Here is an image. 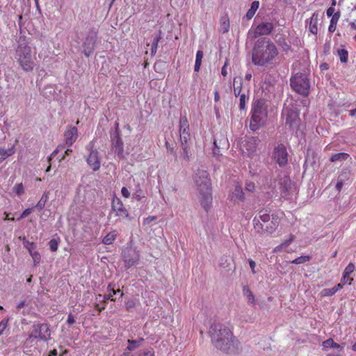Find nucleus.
<instances>
[{
    "label": "nucleus",
    "mask_w": 356,
    "mask_h": 356,
    "mask_svg": "<svg viewBox=\"0 0 356 356\" xmlns=\"http://www.w3.org/2000/svg\"><path fill=\"white\" fill-rule=\"evenodd\" d=\"M133 197H134V199L136 200L137 201H140L143 198L145 197L143 192L140 187H138V188L136 190V191L134 193Z\"/></svg>",
    "instance_id": "obj_42"
},
{
    "label": "nucleus",
    "mask_w": 356,
    "mask_h": 356,
    "mask_svg": "<svg viewBox=\"0 0 356 356\" xmlns=\"http://www.w3.org/2000/svg\"><path fill=\"white\" fill-rule=\"evenodd\" d=\"M30 255L31 256L33 261V265L37 266L40 263L41 261V256L39 252L36 250H30Z\"/></svg>",
    "instance_id": "obj_37"
},
{
    "label": "nucleus",
    "mask_w": 356,
    "mask_h": 356,
    "mask_svg": "<svg viewBox=\"0 0 356 356\" xmlns=\"http://www.w3.org/2000/svg\"><path fill=\"white\" fill-rule=\"evenodd\" d=\"M108 291L112 292L113 294H117L118 293H120V297L122 298L124 296V293L121 291L120 289H115L114 287L112 286L111 284H109L107 287Z\"/></svg>",
    "instance_id": "obj_50"
},
{
    "label": "nucleus",
    "mask_w": 356,
    "mask_h": 356,
    "mask_svg": "<svg viewBox=\"0 0 356 356\" xmlns=\"http://www.w3.org/2000/svg\"><path fill=\"white\" fill-rule=\"evenodd\" d=\"M259 1H254L251 3L250 8L248 10V12L246 13V17L248 19H250L254 17L256 11L259 8Z\"/></svg>",
    "instance_id": "obj_28"
},
{
    "label": "nucleus",
    "mask_w": 356,
    "mask_h": 356,
    "mask_svg": "<svg viewBox=\"0 0 356 356\" xmlns=\"http://www.w3.org/2000/svg\"><path fill=\"white\" fill-rule=\"evenodd\" d=\"M33 211V208H27L20 215V216L17 218V220H20L29 215H30Z\"/></svg>",
    "instance_id": "obj_49"
},
{
    "label": "nucleus",
    "mask_w": 356,
    "mask_h": 356,
    "mask_svg": "<svg viewBox=\"0 0 356 356\" xmlns=\"http://www.w3.org/2000/svg\"><path fill=\"white\" fill-rule=\"evenodd\" d=\"M64 136L66 145L71 146L77 139L78 129L76 127H70L65 131Z\"/></svg>",
    "instance_id": "obj_17"
},
{
    "label": "nucleus",
    "mask_w": 356,
    "mask_h": 356,
    "mask_svg": "<svg viewBox=\"0 0 356 356\" xmlns=\"http://www.w3.org/2000/svg\"><path fill=\"white\" fill-rule=\"evenodd\" d=\"M318 15L315 13H313L309 19V30L314 35H316L318 33Z\"/></svg>",
    "instance_id": "obj_22"
},
{
    "label": "nucleus",
    "mask_w": 356,
    "mask_h": 356,
    "mask_svg": "<svg viewBox=\"0 0 356 356\" xmlns=\"http://www.w3.org/2000/svg\"><path fill=\"white\" fill-rule=\"evenodd\" d=\"M343 175V174L339 175L338 181L336 185V188L339 192L341 191L343 186V179H342Z\"/></svg>",
    "instance_id": "obj_51"
},
{
    "label": "nucleus",
    "mask_w": 356,
    "mask_h": 356,
    "mask_svg": "<svg viewBox=\"0 0 356 356\" xmlns=\"http://www.w3.org/2000/svg\"><path fill=\"white\" fill-rule=\"evenodd\" d=\"M16 58L24 72L33 71L35 65V57L32 56L31 47L27 42L18 45L16 49Z\"/></svg>",
    "instance_id": "obj_4"
},
{
    "label": "nucleus",
    "mask_w": 356,
    "mask_h": 356,
    "mask_svg": "<svg viewBox=\"0 0 356 356\" xmlns=\"http://www.w3.org/2000/svg\"><path fill=\"white\" fill-rule=\"evenodd\" d=\"M279 54L278 49L268 38H260L255 42L252 54V63L258 66L272 65Z\"/></svg>",
    "instance_id": "obj_1"
},
{
    "label": "nucleus",
    "mask_w": 356,
    "mask_h": 356,
    "mask_svg": "<svg viewBox=\"0 0 356 356\" xmlns=\"http://www.w3.org/2000/svg\"><path fill=\"white\" fill-rule=\"evenodd\" d=\"M108 292V294L104 296V302H106L108 300L115 301V298H113L114 294H113L111 291Z\"/></svg>",
    "instance_id": "obj_55"
},
{
    "label": "nucleus",
    "mask_w": 356,
    "mask_h": 356,
    "mask_svg": "<svg viewBox=\"0 0 356 356\" xmlns=\"http://www.w3.org/2000/svg\"><path fill=\"white\" fill-rule=\"evenodd\" d=\"M179 136L181 143H188L191 139L189 124L186 116L181 117L179 120Z\"/></svg>",
    "instance_id": "obj_12"
},
{
    "label": "nucleus",
    "mask_w": 356,
    "mask_h": 356,
    "mask_svg": "<svg viewBox=\"0 0 356 356\" xmlns=\"http://www.w3.org/2000/svg\"><path fill=\"white\" fill-rule=\"evenodd\" d=\"M49 245L51 252H56L58 250V243L56 239L50 240Z\"/></svg>",
    "instance_id": "obj_45"
},
{
    "label": "nucleus",
    "mask_w": 356,
    "mask_h": 356,
    "mask_svg": "<svg viewBox=\"0 0 356 356\" xmlns=\"http://www.w3.org/2000/svg\"><path fill=\"white\" fill-rule=\"evenodd\" d=\"M24 247L26 249H27V250L29 251V253H30V250L32 251V250H35L37 249V246L35 243L30 242V241L26 240L25 238H24Z\"/></svg>",
    "instance_id": "obj_41"
},
{
    "label": "nucleus",
    "mask_w": 356,
    "mask_h": 356,
    "mask_svg": "<svg viewBox=\"0 0 356 356\" xmlns=\"http://www.w3.org/2000/svg\"><path fill=\"white\" fill-rule=\"evenodd\" d=\"M117 237V232L115 230H113L108 233L102 239V243L105 245H111Z\"/></svg>",
    "instance_id": "obj_24"
},
{
    "label": "nucleus",
    "mask_w": 356,
    "mask_h": 356,
    "mask_svg": "<svg viewBox=\"0 0 356 356\" xmlns=\"http://www.w3.org/2000/svg\"><path fill=\"white\" fill-rule=\"evenodd\" d=\"M29 339H39L47 341L51 338V330L47 323H38L33 325V330L29 335Z\"/></svg>",
    "instance_id": "obj_7"
},
{
    "label": "nucleus",
    "mask_w": 356,
    "mask_h": 356,
    "mask_svg": "<svg viewBox=\"0 0 356 356\" xmlns=\"http://www.w3.org/2000/svg\"><path fill=\"white\" fill-rule=\"evenodd\" d=\"M336 293L333 288L331 289H324L321 291V294L323 297L332 296L334 295Z\"/></svg>",
    "instance_id": "obj_43"
},
{
    "label": "nucleus",
    "mask_w": 356,
    "mask_h": 356,
    "mask_svg": "<svg viewBox=\"0 0 356 356\" xmlns=\"http://www.w3.org/2000/svg\"><path fill=\"white\" fill-rule=\"evenodd\" d=\"M349 156L348 154L344 152L334 154L330 157V161L336 162L346 161L349 158Z\"/></svg>",
    "instance_id": "obj_30"
},
{
    "label": "nucleus",
    "mask_w": 356,
    "mask_h": 356,
    "mask_svg": "<svg viewBox=\"0 0 356 356\" xmlns=\"http://www.w3.org/2000/svg\"><path fill=\"white\" fill-rule=\"evenodd\" d=\"M323 346L325 348H333L339 349L341 351L343 350V346L334 341L332 339H328L323 342Z\"/></svg>",
    "instance_id": "obj_26"
},
{
    "label": "nucleus",
    "mask_w": 356,
    "mask_h": 356,
    "mask_svg": "<svg viewBox=\"0 0 356 356\" xmlns=\"http://www.w3.org/2000/svg\"><path fill=\"white\" fill-rule=\"evenodd\" d=\"M112 147L115 153L120 157L124 156V143L120 136H115L112 138Z\"/></svg>",
    "instance_id": "obj_16"
},
{
    "label": "nucleus",
    "mask_w": 356,
    "mask_h": 356,
    "mask_svg": "<svg viewBox=\"0 0 356 356\" xmlns=\"http://www.w3.org/2000/svg\"><path fill=\"white\" fill-rule=\"evenodd\" d=\"M202 58L203 51L202 50H198L196 53L195 63L194 67V70L195 72H199L202 64Z\"/></svg>",
    "instance_id": "obj_33"
},
{
    "label": "nucleus",
    "mask_w": 356,
    "mask_h": 356,
    "mask_svg": "<svg viewBox=\"0 0 356 356\" xmlns=\"http://www.w3.org/2000/svg\"><path fill=\"white\" fill-rule=\"evenodd\" d=\"M346 283H344L343 282H342V283H339L337 284L336 286H334L333 288V289L334 290L335 293H337L338 291H339L340 289H341L344 284Z\"/></svg>",
    "instance_id": "obj_60"
},
{
    "label": "nucleus",
    "mask_w": 356,
    "mask_h": 356,
    "mask_svg": "<svg viewBox=\"0 0 356 356\" xmlns=\"http://www.w3.org/2000/svg\"><path fill=\"white\" fill-rule=\"evenodd\" d=\"M137 344H138L137 341L129 339L127 349L129 350H133L136 348Z\"/></svg>",
    "instance_id": "obj_53"
},
{
    "label": "nucleus",
    "mask_w": 356,
    "mask_h": 356,
    "mask_svg": "<svg viewBox=\"0 0 356 356\" xmlns=\"http://www.w3.org/2000/svg\"><path fill=\"white\" fill-rule=\"evenodd\" d=\"M8 325V319H3L0 321V337L3 334Z\"/></svg>",
    "instance_id": "obj_44"
},
{
    "label": "nucleus",
    "mask_w": 356,
    "mask_h": 356,
    "mask_svg": "<svg viewBox=\"0 0 356 356\" xmlns=\"http://www.w3.org/2000/svg\"><path fill=\"white\" fill-rule=\"evenodd\" d=\"M165 146L168 152H170L172 154H175L174 147H170V143L168 142H165Z\"/></svg>",
    "instance_id": "obj_61"
},
{
    "label": "nucleus",
    "mask_w": 356,
    "mask_h": 356,
    "mask_svg": "<svg viewBox=\"0 0 356 356\" xmlns=\"http://www.w3.org/2000/svg\"><path fill=\"white\" fill-rule=\"evenodd\" d=\"M58 352L56 349L51 350L49 352V356H57Z\"/></svg>",
    "instance_id": "obj_64"
},
{
    "label": "nucleus",
    "mask_w": 356,
    "mask_h": 356,
    "mask_svg": "<svg viewBox=\"0 0 356 356\" xmlns=\"http://www.w3.org/2000/svg\"><path fill=\"white\" fill-rule=\"evenodd\" d=\"M122 195L125 198H129L130 197V192L126 187H122L121 189Z\"/></svg>",
    "instance_id": "obj_58"
},
{
    "label": "nucleus",
    "mask_w": 356,
    "mask_h": 356,
    "mask_svg": "<svg viewBox=\"0 0 356 356\" xmlns=\"http://www.w3.org/2000/svg\"><path fill=\"white\" fill-rule=\"evenodd\" d=\"M49 199L48 193H44L40 200L38 201V202L35 206V208H37L38 210H42L44 209L46 202H47Z\"/></svg>",
    "instance_id": "obj_35"
},
{
    "label": "nucleus",
    "mask_w": 356,
    "mask_h": 356,
    "mask_svg": "<svg viewBox=\"0 0 356 356\" xmlns=\"http://www.w3.org/2000/svg\"><path fill=\"white\" fill-rule=\"evenodd\" d=\"M266 116V113H259L255 112L252 113L250 127L252 131L257 130L263 124L264 120Z\"/></svg>",
    "instance_id": "obj_15"
},
{
    "label": "nucleus",
    "mask_w": 356,
    "mask_h": 356,
    "mask_svg": "<svg viewBox=\"0 0 356 356\" xmlns=\"http://www.w3.org/2000/svg\"><path fill=\"white\" fill-rule=\"evenodd\" d=\"M140 261L139 251L136 250H129L124 255V266L127 269L130 268L133 266L138 264Z\"/></svg>",
    "instance_id": "obj_13"
},
{
    "label": "nucleus",
    "mask_w": 356,
    "mask_h": 356,
    "mask_svg": "<svg viewBox=\"0 0 356 356\" xmlns=\"http://www.w3.org/2000/svg\"><path fill=\"white\" fill-rule=\"evenodd\" d=\"M234 95L235 97L243 94V91H249L248 89L243 88V80L241 77H235L234 79Z\"/></svg>",
    "instance_id": "obj_21"
},
{
    "label": "nucleus",
    "mask_w": 356,
    "mask_h": 356,
    "mask_svg": "<svg viewBox=\"0 0 356 356\" xmlns=\"http://www.w3.org/2000/svg\"><path fill=\"white\" fill-rule=\"evenodd\" d=\"M194 181L199 192V200L201 206L208 211L212 204L211 184L207 171L198 170L194 176Z\"/></svg>",
    "instance_id": "obj_2"
},
{
    "label": "nucleus",
    "mask_w": 356,
    "mask_h": 356,
    "mask_svg": "<svg viewBox=\"0 0 356 356\" xmlns=\"http://www.w3.org/2000/svg\"><path fill=\"white\" fill-rule=\"evenodd\" d=\"M257 141L258 139L254 137L250 138L246 140L244 147L245 148V153L249 157H252L256 152L257 149Z\"/></svg>",
    "instance_id": "obj_18"
},
{
    "label": "nucleus",
    "mask_w": 356,
    "mask_h": 356,
    "mask_svg": "<svg viewBox=\"0 0 356 356\" xmlns=\"http://www.w3.org/2000/svg\"><path fill=\"white\" fill-rule=\"evenodd\" d=\"M161 39V31H159V32L155 35V36L154 38V40L152 44L151 54L152 56L156 54L157 48H158V44H159V42Z\"/></svg>",
    "instance_id": "obj_31"
},
{
    "label": "nucleus",
    "mask_w": 356,
    "mask_h": 356,
    "mask_svg": "<svg viewBox=\"0 0 356 356\" xmlns=\"http://www.w3.org/2000/svg\"><path fill=\"white\" fill-rule=\"evenodd\" d=\"M255 112H257L259 113H266L265 111L263 109L262 106L259 104V103H257L255 104L253 108H252L251 113H255Z\"/></svg>",
    "instance_id": "obj_46"
},
{
    "label": "nucleus",
    "mask_w": 356,
    "mask_h": 356,
    "mask_svg": "<svg viewBox=\"0 0 356 356\" xmlns=\"http://www.w3.org/2000/svg\"><path fill=\"white\" fill-rule=\"evenodd\" d=\"M228 65H229L228 60L226 59L225 64L221 69V74L223 76H226L227 75V67L228 66Z\"/></svg>",
    "instance_id": "obj_57"
},
{
    "label": "nucleus",
    "mask_w": 356,
    "mask_h": 356,
    "mask_svg": "<svg viewBox=\"0 0 356 356\" xmlns=\"http://www.w3.org/2000/svg\"><path fill=\"white\" fill-rule=\"evenodd\" d=\"M288 152L284 144H278L273 149L272 158L280 166H285L288 163Z\"/></svg>",
    "instance_id": "obj_10"
},
{
    "label": "nucleus",
    "mask_w": 356,
    "mask_h": 356,
    "mask_svg": "<svg viewBox=\"0 0 356 356\" xmlns=\"http://www.w3.org/2000/svg\"><path fill=\"white\" fill-rule=\"evenodd\" d=\"M182 153L181 158L183 161L185 162H188L190 161L191 154L189 153V145L188 143H181Z\"/></svg>",
    "instance_id": "obj_25"
},
{
    "label": "nucleus",
    "mask_w": 356,
    "mask_h": 356,
    "mask_svg": "<svg viewBox=\"0 0 356 356\" xmlns=\"http://www.w3.org/2000/svg\"><path fill=\"white\" fill-rule=\"evenodd\" d=\"M15 152V145L8 149L0 147V163L6 160L8 157L13 155Z\"/></svg>",
    "instance_id": "obj_23"
},
{
    "label": "nucleus",
    "mask_w": 356,
    "mask_h": 356,
    "mask_svg": "<svg viewBox=\"0 0 356 356\" xmlns=\"http://www.w3.org/2000/svg\"><path fill=\"white\" fill-rule=\"evenodd\" d=\"M229 30V19L227 16L222 17L220 19V31L222 33H226Z\"/></svg>",
    "instance_id": "obj_29"
},
{
    "label": "nucleus",
    "mask_w": 356,
    "mask_h": 356,
    "mask_svg": "<svg viewBox=\"0 0 356 356\" xmlns=\"http://www.w3.org/2000/svg\"><path fill=\"white\" fill-rule=\"evenodd\" d=\"M228 199L234 204H238L245 199L243 188L240 184H236L233 191L229 194Z\"/></svg>",
    "instance_id": "obj_14"
},
{
    "label": "nucleus",
    "mask_w": 356,
    "mask_h": 356,
    "mask_svg": "<svg viewBox=\"0 0 356 356\" xmlns=\"http://www.w3.org/2000/svg\"><path fill=\"white\" fill-rule=\"evenodd\" d=\"M136 303L134 300H128L125 302V307L127 311L131 312L132 309L135 308Z\"/></svg>",
    "instance_id": "obj_52"
},
{
    "label": "nucleus",
    "mask_w": 356,
    "mask_h": 356,
    "mask_svg": "<svg viewBox=\"0 0 356 356\" xmlns=\"http://www.w3.org/2000/svg\"><path fill=\"white\" fill-rule=\"evenodd\" d=\"M239 97V108L244 110L246 107V102L249 99V91H243V94L238 95Z\"/></svg>",
    "instance_id": "obj_27"
},
{
    "label": "nucleus",
    "mask_w": 356,
    "mask_h": 356,
    "mask_svg": "<svg viewBox=\"0 0 356 356\" xmlns=\"http://www.w3.org/2000/svg\"><path fill=\"white\" fill-rule=\"evenodd\" d=\"M75 323V319H74V316L72 315V313H70L68 316H67V323L68 325H72Z\"/></svg>",
    "instance_id": "obj_59"
},
{
    "label": "nucleus",
    "mask_w": 356,
    "mask_h": 356,
    "mask_svg": "<svg viewBox=\"0 0 356 356\" xmlns=\"http://www.w3.org/2000/svg\"><path fill=\"white\" fill-rule=\"evenodd\" d=\"M138 356H154V351L152 348L142 350Z\"/></svg>",
    "instance_id": "obj_47"
},
{
    "label": "nucleus",
    "mask_w": 356,
    "mask_h": 356,
    "mask_svg": "<svg viewBox=\"0 0 356 356\" xmlns=\"http://www.w3.org/2000/svg\"><path fill=\"white\" fill-rule=\"evenodd\" d=\"M282 118L285 124L288 125L292 130L297 129L300 124V119L299 111L293 107H284L282 111Z\"/></svg>",
    "instance_id": "obj_6"
},
{
    "label": "nucleus",
    "mask_w": 356,
    "mask_h": 356,
    "mask_svg": "<svg viewBox=\"0 0 356 356\" xmlns=\"http://www.w3.org/2000/svg\"><path fill=\"white\" fill-rule=\"evenodd\" d=\"M354 270V264L350 263L343 270L341 281L350 285L353 281V278L350 277V275L353 273Z\"/></svg>",
    "instance_id": "obj_20"
},
{
    "label": "nucleus",
    "mask_w": 356,
    "mask_h": 356,
    "mask_svg": "<svg viewBox=\"0 0 356 356\" xmlns=\"http://www.w3.org/2000/svg\"><path fill=\"white\" fill-rule=\"evenodd\" d=\"M254 222V227L255 229H263V225L260 222L259 219H257V217H255L253 220Z\"/></svg>",
    "instance_id": "obj_56"
},
{
    "label": "nucleus",
    "mask_w": 356,
    "mask_h": 356,
    "mask_svg": "<svg viewBox=\"0 0 356 356\" xmlns=\"http://www.w3.org/2000/svg\"><path fill=\"white\" fill-rule=\"evenodd\" d=\"M337 54L342 63H346L348 58V51L345 49H341L337 51Z\"/></svg>",
    "instance_id": "obj_39"
},
{
    "label": "nucleus",
    "mask_w": 356,
    "mask_h": 356,
    "mask_svg": "<svg viewBox=\"0 0 356 356\" xmlns=\"http://www.w3.org/2000/svg\"><path fill=\"white\" fill-rule=\"evenodd\" d=\"M111 211L115 213V216H118L120 219L128 218L129 217L127 209L124 206L122 200L115 197L112 201Z\"/></svg>",
    "instance_id": "obj_11"
},
{
    "label": "nucleus",
    "mask_w": 356,
    "mask_h": 356,
    "mask_svg": "<svg viewBox=\"0 0 356 356\" xmlns=\"http://www.w3.org/2000/svg\"><path fill=\"white\" fill-rule=\"evenodd\" d=\"M4 215H5V217L3 218V220L6 221V220H10V221H15V218L14 217H10V213L5 211L4 212Z\"/></svg>",
    "instance_id": "obj_62"
},
{
    "label": "nucleus",
    "mask_w": 356,
    "mask_h": 356,
    "mask_svg": "<svg viewBox=\"0 0 356 356\" xmlns=\"http://www.w3.org/2000/svg\"><path fill=\"white\" fill-rule=\"evenodd\" d=\"M279 222L277 219L273 218L270 225L269 226H266L265 230L266 232L272 234L278 226Z\"/></svg>",
    "instance_id": "obj_38"
},
{
    "label": "nucleus",
    "mask_w": 356,
    "mask_h": 356,
    "mask_svg": "<svg viewBox=\"0 0 356 356\" xmlns=\"http://www.w3.org/2000/svg\"><path fill=\"white\" fill-rule=\"evenodd\" d=\"M294 240V236L290 235V237L289 239L285 240L283 241L280 245L275 247L273 250V252H277L282 250V249L286 248L288 245H290V243Z\"/></svg>",
    "instance_id": "obj_32"
},
{
    "label": "nucleus",
    "mask_w": 356,
    "mask_h": 356,
    "mask_svg": "<svg viewBox=\"0 0 356 356\" xmlns=\"http://www.w3.org/2000/svg\"><path fill=\"white\" fill-rule=\"evenodd\" d=\"M209 334L213 343L218 349L228 352L234 346V338L228 327L220 324L212 325L209 329Z\"/></svg>",
    "instance_id": "obj_3"
},
{
    "label": "nucleus",
    "mask_w": 356,
    "mask_h": 356,
    "mask_svg": "<svg viewBox=\"0 0 356 356\" xmlns=\"http://www.w3.org/2000/svg\"><path fill=\"white\" fill-rule=\"evenodd\" d=\"M245 189L248 191L253 192L255 189L254 183L252 181H247L245 184Z\"/></svg>",
    "instance_id": "obj_54"
},
{
    "label": "nucleus",
    "mask_w": 356,
    "mask_h": 356,
    "mask_svg": "<svg viewBox=\"0 0 356 356\" xmlns=\"http://www.w3.org/2000/svg\"><path fill=\"white\" fill-rule=\"evenodd\" d=\"M95 37H88L86 41L83 43V54L86 57H89L94 51L95 44Z\"/></svg>",
    "instance_id": "obj_19"
},
{
    "label": "nucleus",
    "mask_w": 356,
    "mask_h": 356,
    "mask_svg": "<svg viewBox=\"0 0 356 356\" xmlns=\"http://www.w3.org/2000/svg\"><path fill=\"white\" fill-rule=\"evenodd\" d=\"M310 260H311V257L309 255L300 256V257L295 259L294 260H293L291 261V264H304L305 262L309 261Z\"/></svg>",
    "instance_id": "obj_40"
},
{
    "label": "nucleus",
    "mask_w": 356,
    "mask_h": 356,
    "mask_svg": "<svg viewBox=\"0 0 356 356\" xmlns=\"http://www.w3.org/2000/svg\"><path fill=\"white\" fill-rule=\"evenodd\" d=\"M291 86L294 91L307 96L309 92L310 83L307 76L302 73H297L291 78Z\"/></svg>",
    "instance_id": "obj_5"
},
{
    "label": "nucleus",
    "mask_w": 356,
    "mask_h": 356,
    "mask_svg": "<svg viewBox=\"0 0 356 356\" xmlns=\"http://www.w3.org/2000/svg\"><path fill=\"white\" fill-rule=\"evenodd\" d=\"M249 264H250V266L251 268L252 272L253 273H255V270H254V268H255V266H256L255 262L253 260H252V259H249Z\"/></svg>",
    "instance_id": "obj_63"
},
{
    "label": "nucleus",
    "mask_w": 356,
    "mask_h": 356,
    "mask_svg": "<svg viewBox=\"0 0 356 356\" xmlns=\"http://www.w3.org/2000/svg\"><path fill=\"white\" fill-rule=\"evenodd\" d=\"M259 219L264 222H269L270 218V215L266 212L260 211Z\"/></svg>",
    "instance_id": "obj_48"
},
{
    "label": "nucleus",
    "mask_w": 356,
    "mask_h": 356,
    "mask_svg": "<svg viewBox=\"0 0 356 356\" xmlns=\"http://www.w3.org/2000/svg\"><path fill=\"white\" fill-rule=\"evenodd\" d=\"M243 293L246 296L248 302L252 305H255L254 296L253 295L252 291L250 290L248 286L243 287Z\"/></svg>",
    "instance_id": "obj_34"
},
{
    "label": "nucleus",
    "mask_w": 356,
    "mask_h": 356,
    "mask_svg": "<svg viewBox=\"0 0 356 356\" xmlns=\"http://www.w3.org/2000/svg\"><path fill=\"white\" fill-rule=\"evenodd\" d=\"M274 24L270 22H263L259 24L254 29L249 30L248 35L252 39H256L260 36L270 35L273 29Z\"/></svg>",
    "instance_id": "obj_9"
},
{
    "label": "nucleus",
    "mask_w": 356,
    "mask_h": 356,
    "mask_svg": "<svg viewBox=\"0 0 356 356\" xmlns=\"http://www.w3.org/2000/svg\"><path fill=\"white\" fill-rule=\"evenodd\" d=\"M13 192L17 196H21L24 194L25 190L22 183L15 184L13 187Z\"/></svg>",
    "instance_id": "obj_36"
},
{
    "label": "nucleus",
    "mask_w": 356,
    "mask_h": 356,
    "mask_svg": "<svg viewBox=\"0 0 356 356\" xmlns=\"http://www.w3.org/2000/svg\"><path fill=\"white\" fill-rule=\"evenodd\" d=\"M89 154L86 157V162L93 171H97L101 167V159L99 152L95 149L94 140L90 141L86 146Z\"/></svg>",
    "instance_id": "obj_8"
}]
</instances>
